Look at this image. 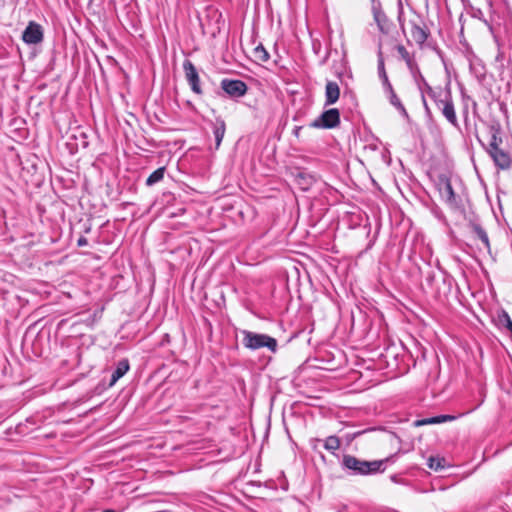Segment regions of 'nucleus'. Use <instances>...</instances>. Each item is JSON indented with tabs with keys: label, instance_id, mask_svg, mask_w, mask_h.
Returning a JSON list of instances; mask_svg holds the SVG:
<instances>
[{
	"label": "nucleus",
	"instance_id": "36",
	"mask_svg": "<svg viewBox=\"0 0 512 512\" xmlns=\"http://www.w3.org/2000/svg\"><path fill=\"white\" fill-rule=\"evenodd\" d=\"M476 408H477V407H475V408H472V409L468 410L467 412H465V413H462V415H465V414H468V413H470V412H473V411H474V410H475Z\"/></svg>",
	"mask_w": 512,
	"mask_h": 512
},
{
	"label": "nucleus",
	"instance_id": "22",
	"mask_svg": "<svg viewBox=\"0 0 512 512\" xmlns=\"http://www.w3.org/2000/svg\"><path fill=\"white\" fill-rule=\"evenodd\" d=\"M389 102L401 113L402 116L407 119L409 118V114L397 94H393L391 97H389Z\"/></svg>",
	"mask_w": 512,
	"mask_h": 512
},
{
	"label": "nucleus",
	"instance_id": "10",
	"mask_svg": "<svg viewBox=\"0 0 512 512\" xmlns=\"http://www.w3.org/2000/svg\"><path fill=\"white\" fill-rule=\"evenodd\" d=\"M43 28L35 21H30L22 33V40L26 44H38L43 41Z\"/></svg>",
	"mask_w": 512,
	"mask_h": 512
},
{
	"label": "nucleus",
	"instance_id": "20",
	"mask_svg": "<svg viewBox=\"0 0 512 512\" xmlns=\"http://www.w3.org/2000/svg\"><path fill=\"white\" fill-rule=\"evenodd\" d=\"M166 168L160 167L152 172L146 179L147 186H153L163 180Z\"/></svg>",
	"mask_w": 512,
	"mask_h": 512
},
{
	"label": "nucleus",
	"instance_id": "39",
	"mask_svg": "<svg viewBox=\"0 0 512 512\" xmlns=\"http://www.w3.org/2000/svg\"><path fill=\"white\" fill-rule=\"evenodd\" d=\"M371 3L373 4V0H371Z\"/></svg>",
	"mask_w": 512,
	"mask_h": 512
},
{
	"label": "nucleus",
	"instance_id": "24",
	"mask_svg": "<svg viewBox=\"0 0 512 512\" xmlns=\"http://www.w3.org/2000/svg\"><path fill=\"white\" fill-rule=\"evenodd\" d=\"M427 465L430 469L439 471L445 467V459L441 457H429Z\"/></svg>",
	"mask_w": 512,
	"mask_h": 512
},
{
	"label": "nucleus",
	"instance_id": "37",
	"mask_svg": "<svg viewBox=\"0 0 512 512\" xmlns=\"http://www.w3.org/2000/svg\"><path fill=\"white\" fill-rule=\"evenodd\" d=\"M102 512H116V511H115V510H113V509H106V510H104V511H102Z\"/></svg>",
	"mask_w": 512,
	"mask_h": 512
},
{
	"label": "nucleus",
	"instance_id": "2",
	"mask_svg": "<svg viewBox=\"0 0 512 512\" xmlns=\"http://www.w3.org/2000/svg\"><path fill=\"white\" fill-rule=\"evenodd\" d=\"M425 91L426 94L434 101L435 105L441 111L446 120L455 128H459L450 88L447 87L444 90L442 88H438L436 90L429 84H426Z\"/></svg>",
	"mask_w": 512,
	"mask_h": 512
},
{
	"label": "nucleus",
	"instance_id": "25",
	"mask_svg": "<svg viewBox=\"0 0 512 512\" xmlns=\"http://www.w3.org/2000/svg\"><path fill=\"white\" fill-rule=\"evenodd\" d=\"M377 56H378L377 70H378L379 78L382 79V78L388 77V75L386 73V69H385L384 57H383V53L381 50V46H379Z\"/></svg>",
	"mask_w": 512,
	"mask_h": 512
},
{
	"label": "nucleus",
	"instance_id": "31",
	"mask_svg": "<svg viewBox=\"0 0 512 512\" xmlns=\"http://www.w3.org/2000/svg\"><path fill=\"white\" fill-rule=\"evenodd\" d=\"M88 244V241L87 239L84 237V236H81L78 240H77V245L79 247H83V246H86Z\"/></svg>",
	"mask_w": 512,
	"mask_h": 512
},
{
	"label": "nucleus",
	"instance_id": "34",
	"mask_svg": "<svg viewBox=\"0 0 512 512\" xmlns=\"http://www.w3.org/2000/svg\"><path fill=\"white\" fill-rule=\"evenodd\" d=\"M426 280L429 284H431L432 281L434 280V273H429L426 277Z\"/></svg>",
	"mask_w": 512,
	"mask_h": 512
},
{
	"label": "nucleus",
	"instance_id": "15",
	"mask_svg": "<svg viewBox=\"0 0 512 512\" xmlns=\"http://www.w3.org/2000/svg\"><path fill=\"white\" fill-rule=\"evenodd\" d=\"M489 133L491 135V140L486 148V151L496 150L497 148H500V145L503 142V139L501 137V127L499 124H492L489 126Z\"/></svg>",
	"mask_w": 512,
	"mask_h": 512
},
{
	"label": "nucleus",
	"instance_id": "4",
	"mask_svg": "<svg viewBox=\"0 0 512 512\" xmlns=\"http://www.w3.org/2000/svg\"><path fill=\"white\" fill-rule=\"evenodd\" d=\"M340 112L337 108L323 111L310 123V127L317 129H333L340 125Z\"/></svg>",
	"mask_w": 512,
	"mask_h": 512
},
{
	"label": "nucleus",
	"instance_id": "29",
	"mask_svg": "<svg viewBox=\"0 0 512 512\" xmlns=\"http://www.w3.org/2000/svg\"><path fill=\"white\" fill-rule=\"evenodd\" d=\"M381 81H382L384 91H386L387 89L391 90L392 84L390 83L388 77L382 78Z\"/></svg>",
	"mask_w": 512,
	"mask_h": 512
},
{
	"label": "nucleus",
	"instance_id": "6",
	"mask_svg": "<svg viewBox=\"0 0 512 512\" xmlns=\"http://www.w3.org/2000/svg\"><path fill=\"white\" fill-rule=\"evenodd\" d=\"M371 10L379 31L385 35L389 34L393 27V23L383 11L381 2L379 0H373Z\"/></svg>",
	"mask_w": 512,
	"mask_h": 512
},
{
	"label": "nucleus",
	"instance_id": "35",
	"mask_svg": "<svg viewBox=\"0 0 512 512\" xmlns=\"http://www.w3.org/2000/svg\"><path fill=\"white\" fill-rule=\"evenodd\" d=\"M385 93H386V95H387V97H388V98H389V97H391L393 94H396V93H395V91H394V89H393V87H391V90H390V89H387V90L385 91Z\"/></svg>",
	"mask_w": 512,
	"mask_h": 512
},
{
	"label": "nucleus",
	"instance_id": "21",
	"mask_svg": "<svg viewBox=\"0 0 512 512\" xmlns=\"http://www.w3.org/2000/svg\"><path fill=\"white\" fill-rule=\"evenodd\" d=\"M498 324L500 326L506 328L511 333V337H512V320H511L509 314L505 310H502L498 314Z\"/></svg>",
	"mask_w": 512,
	"mask_h": 512
},
{
	"label": "nucleus",
	"instance_id": "8",
	"mask_svg": "<svg viewBox=\"0 0 512 512\" xmlns=\"http://www.w3.org/2000/svg\"><path fill=\"white\" fill-rule=\"evenodd\" d=\"M396 50L399 53L400 57L405 61L407 68L409 69L410 73L413 75L416 81L420 80L423 85L426 87V84H428L423 77V75L420 72V69L414 60V58L410 55V53L407 51V49L402 45L398 44L396 46Z\"/></svg>",
	"mask_w": 512,
	"mask_h": 512
},
{
	"label": "nucleus",
	"instance_id": "27",
	"mask_svg": "<svg viewBox=\"0 0 512 512\" xmlns=\"http://www.w3.org/2000/svg\"><path fill=\"white\" fill-rule=\"evenodd\" d=\"M413 425L415 427H420V426H424V425H431L430 417L429 418H423V419L415 420L413 422Z\"/></svg>",
	"mask_w": 512,
	"mask_h": 512
},
{
	"label": "nucleus",
	"instance_id": "18",
	"mask_svg": "<svg viewBox=\"0 0 512 512\" xmlns=\"http://www.w3.org/2000/svg\"><path fill=\"white\" fill-rule=\"evenodd\" d=\"M471 228H472L473 232L476 234V236L482 241L485 248L488 251H490L491 246H490L489 237H488L486 231L482 228V226L477 223H472Z\"/></svg>",
	"mask_w": 512,
	"mask_h": 512
},
{
	"label": "nucleus",
	"instance_id": "12",
	"mask_svg": "<svg viewBox=\"0 0 512 512\" xmlns=\"http://www.w3.org/2000/svg\"><path fill=\"white\" fill-rule=\"evenodd\" d=\"M422 24L423 23L419 17L418 21L410 20L411 36L419 46H422L430 35L429 30Z\"/></svg>",
	"mask_w": 512,
	"mask_h": 512
},
{
	"label": "nucleus",
	"instance_id": "9",
	"mask_svg": "<svg viewBox=\"0 0 512 512\" xmlns=\"http://www.w3.org/2000/svg\"><path fill=\"white\" fill-rule=\"evenodd\" d=\"M183 70L191 90L197 95H202L203 91L200 86V78L195 65L190 60H185L183 62Z\"/></svg>",
	"mask_w": 512,
	"mask_h": 512
},
{
	"label": "nucleus",
	"instance_id": "7",
	"mask_svg": "<svg viewBox=\"0 0 512 512\" xmlns=\"http://www.w3.org/2000/svg\"><path fill=\"white\" fill-rule=\"evenodd\" d=\"M221 89L230 97V98H240L243 97L248 90L247 84L238 79H222L220 83Z\"/></svg>",
	"mask_w": 512,
	"mask_h": 512
},
{
	"label": "nucleus",
	"instance_id": "16",
	"mask_svg": "<svg viewBox=\"0 0 512 512\" xmlns=\"http://www.w3.org/2000/svg\"><path fill=\"white\" fill-rule=\"evenodd\" d=\"M129 368L130 364L128 359H121L117 363L116 369L112 372L108 387L114 386L116 382L129 371Z\"/></svg>",
	"mask_w": 512,
	"mask_h": 512
},
{
	"label": "nucleus",
	"instance_id": "11",
	"mask_svg": "<svg viewBox=\"0 0 512 512\" xmlns=\"http://www.w3.org/2000/svg\"><path fill=\"white\" fill-rule=\"evenodd\" d=\"M492 158L495 166L501 170H508L512 165V158L510 154L501 148L487 152Z\"/></svg>",
	"mask_w": 512,
	"mask_h": 512
},
{
	"label": "nucleus",
	"instance_id": "26",
	"mask_svg": "<svg viewBox=\"0 0 512 512\" xmlns=\"http://www.w3.org/2000/svg\"><path fill=\"white\" fill-rule=\"evenodd\" d=\"M403 15H404V11H403L402 4L400 3L399 4V11H398V22H399V26L402 29V31H404Z\"/></svg>",
	"mask_w": 512,
	"mask_h": 512
},
{
	"label": "nucleus",
	"instance_id": "32",
	"mask_svg": "<svg viewBox=\"0 0 512 512\" xmlns=\"http://www.w3.org/2000/svg\"><path fill=\"white\" fill-rule=\"evenodd\" d=\"M430 422H431V424H440L439 415L438 416H434V417H430Z\"/></svg>",
	"mask_w": 512,
	"mask_h": 512
},
{
	"label": "nucleus",
	"instance_id": "38",
	"mask_svg": "<svg viewBox=\"0 0 512 512\" xmlns=\"http://www.w3.org/2000/svg\"><path fill=\"white\" fill-rule=\"evenodd\" d=\"M83 146H84V147H86V146H87V142H86V141H84V142H83Z\"/></svg>",
	"mask_w": 512,
	"mask_h": 512
},
{
	"label": "nucleus",
	"instance_id": "23",
	"mask_svg": "<svg viewBox=\"0 0 512 512\" xmlns=\"http://www.w3.org/2000/svg\"><path fill=\"white\" fill-rule=\"evenodd\" d=\"M340 447V439L337 436H329L324 440V448L328 451H336Z\"/></svg>",
	"mask_w": 512,
	"mask_h": 512
},
{
	"label": "nucleus",
	"instance_id": "3",
	"mask_svg": "<svg viewBox=\"0 0 512 512\" xmlns=\"http://www.w3.org/2000/svg\"><path fill=\"white\" fill-rule=\"evenodd\" d=\"M241 334L242 344L246 349L258 350L265 347L273 353L278 349L277 340L267 334L256 333L249 330H242Z\"/></svg>",
	"mask_w": 512,
	"mask_h": 512
},
{
	"label": "nucleus",
	"instance_id": "5",
	"mask_svg": "<svg viewBox=\"0 0 512 512\" xmlns=\"http://www.w3.org/2000/svg\"><path fill=\"white\" fill-rule=\"evenodd\" d=\"M437 188L441 195V197L446 201V203L452 208H458L459 203L457 200V196L454 192V189L451 184V180L444 174H441L437 178Z\"/></svg>",
	"mask_w": 512,
	"mask_h": 512
},
{
	"label": "nucleus",
	"instance_id": "33",
	"mask_svg": "<svg viewBox=\"0 0 512 512\" xmlns=\"http://www.w3.org/2000/svg\"><path fill=\"white\" fill-rule=\"evenodd\" d=\"M301 129H302V127H301V126H296V127L293 129V134H294L296 137H299V134H300Z\"/></svg>",
	"mask_w": 512,
	"mask_h": 512
},
{
	"label": "nucleus",
	"instance_id": "14",
	"mask_svg": "<svg viewBox=\"0 0 512 512\" xmlns=\"http://www.w3.org/2000/svg\"><path fill=\"white\" fill-rule=\"evenodd\" d=\"M295 182L303 191H308L315 183V176L309 172L299 170L295 175Z\"/></svg>",
	"mask_w": 512,
	"mask_h": 512
},
{
	"label": "nucleus",
	"instance_id": "1",
	"mask_svg": "<svg viewBox=\"0 0 512 512\" xmlns=\"http://www.w3.org/2000/svg\"><path fill=\"white\" fill-rule=\"evenodd\" d=\"M397 454L390 455L381 460L366 461L350 454H344L340 462L343 471L352 476H368L383 473L387 463H393Z\"/></svg>",
	"mask_w": 512,
	"mask_h": 512
},
{
	"label": "nucleus",
	"instance_id": "28",
	"mask_svg": "<svg viewBox=\"0 0 512 512\" xmlns=\"http://www.w3.org/2000/svg\"><path fill=\"white\" fill-rule=\"evenodd\" d=\"M439 419H440V423H444V422H450V421H454L457 419V416H454V415H439Z\"/></svg>",
	"mask_w": 512,
	"mask_h": 512
},
{
	"label": "nucleus",
	"instance_id": "13",
	"mask_svg": "<svg viewBox=\"0 0 512 512\" xmlns=\"http://www.w3.org/2000/svg\"><path fill=\"white\" fill-rule=\"evenodd\" d=\"M340 97L339 85L334 81H328L325 86V106L335 104Z\"/></svg>",
	"mask_w": 512,
	"mask_h": 512
},
{
	"label": "nucleus",
	"instance_id": "19",
	"mask_svg": "<svg viewBox=\"0 0 512 512\" xmlns=\"http://www.w3.org/2000/svg\"><path fill=\"white\" fill-rule=\"evenodd\" d=\"M252 55L254 57V61L259 63H265L269 60L270 55L268 51L265 49V47L259 43L252 51Z\"/></svg>",
	"mask_w": 512,
	"mask_h": 512
},
{
	"label": "nucleus",
	"instance_id": "17",
	"mask_svg": "<svg viewBox=\"0 0 512 512\" xmlns=\"http://www.w3.org/2000/svg\"><path fill=\"white\" fill-rule=\"evenodd\" d=\"M212 128L216 143L215 148L218 149L226 132V123L221 117H218L212 122Z\"/></svg>",
	"mask_w": 512,
	"mask_h": 512
},
{
	"label": "nucleus",
	"instance_id": "30",
	"mask_svg": "<svg viewBox=\"0 0 512 512\" xmlns=\"http://www.w3.org/2000/svg\"><path fill=\"white\" fill-rule=\"evenodd\" d=\"M422 102H423V106H424L426 114L427 115H431V110H430V108H429V106L427 104V101H426L425 96H424L423 93H422Z\"/></svg>",
	"mask_w": 512,
	"mask_h": 512
}]
</instances>
